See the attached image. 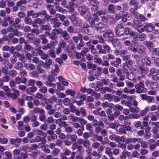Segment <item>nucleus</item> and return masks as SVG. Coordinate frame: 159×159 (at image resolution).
Wrapping results in <instances>:
<instances>
[{"instance_id":"obj_59","label":"nucleus","mask_w":159,"mask_h":159,"mask_svg":"<svg viewBox=\"0 0 159 159\" xmlns=\"http://www.w3.org/2000/svg\"><path fill=\"white\" fill-rule=\"evenodd\" d=\"M24 43L25 44V46L24 47L25 49L27 50L28 51H30L31 48V46L27 44L26 42H25Z\"/></svg>"},{"instance_id":"obj_51","label":"nucleus","mask_w":159,"mask_h":159,"mask_svg":"<svg viewBox=\"0 0 159 159\" xmlns=\"http://www.w3.org/2000/svg\"><path fill=\"white\" fill-rule=\"evenodd\" d=\"M24 21L26 24L30 25L32 24V20L30 18L26 17L25 18Z\"/></svg>"},{"instance_id":"obj_52","label":"nucleus","mask_w":159,"mask_h":159,"mask_svg":"<svg viewBox=\"0 0 159 159\" xmlns=\"http://www.w3.org/2000/svg\"><path fill=\"white\" fill-rule=\"evenodd\" d=\"M37 71L38 74L45 72V70L40 67L37 66Z\"/></svg>"},{"instance_id":"obj_46","label":"nucleus","mask_w":159,"mask_h":159,"mask_svg":"<svg viewBox=\"0 0 159 159\" xmlns=\"http://www.w3.org/2000/svg\"><path fill=\"white\" fill-rule=\"evenodd\" d=\"M87 93L88 94H91L92 95H94L95 94V92L93 91L92 89H87Z\"/></svg>"},{"instance_id":"obj_25","label":"nucleus","mask_w":159,"mask_h":159,"mask_svg":"<svg viewBox=\"0 0 159 159\" xmlns=\"http://www.w3.org/2000/svg\"><path fill=\"white\" fill-rule=\"evenodd\" d=\"M40 29L42 30H51V28L48 25H42L40 27Z\"/></svg>"},{"instance_id":"obj_48","label":"nucleus","mask_w":159,"mask_h":159,"mask_svg":"<svg viewBox=\"0 0 159 159\" xmlns=\"http://www.w3.org/2000/svg\"><path fill=\"white\" fill-rule=\"evenodd\" d=\"M144 44L147 46V48L150 49L151 47L153 46V44L150 42L144 41L143 42Z\"/></svg>"},{"instance_id":"obj_61","label":"nucleus","mask_w":159,"mask_h":159,"mask_svg":"<svg viewBox=\"0 0 159 159\" xmlns=\"http://www.w3.org/2000/svg\"><path fill=\"white\" fill-rule=\"evenodd\" d=\"M140 143H141V146L143 148H146L148 146V143L146 142H143L142 139L141 142Z\"/></svg>"},{"instance_id":"obj_57","label":"nucleus","mask_w":159,"mask_h":159,"mask_svg":"<svg viewBox=\"0 0 159 159\" xmlns=\"http://www.w3.org/2000/svg\"><path fill=\"white\" fill-rule=\"evenodd\" d=\"M89 51L88 49L87 48H84V49L81 52V55L83 57H84L87 54V52Z\"/></svg>"},{"instance_id":"obj_23","label":"nucleus","mask_w":159,"mask_h":159,"mask_svg":"<svg viewBox=\"0 0 159 159\" xmlns=\"http://www.w3.org/2000/svg\"><path fill=\"white\" fill-rule=\"evenodd\" d=\"M39 38L42 40V43L43 44H44L48 42V40L46 39L45 35L44 34H42L40 35Z\"/></svg>"},{"instance_id":"obj_32","label":"nucleus","mask_w":159,"mask_h":159,"mask_svg":"<svg viewBox=\"0 0 159 159\" xmlns=\"http://www.w3.org/2000/svg\"><path fill=\"white\" fill-rule=\"evenodd\" d=\"M33 111L36 113H42L43 112V110L41 109L38 107H35L33 110Z\"/></svg>"},{"instance_id":"obj_63","label":"nucleus","mask_w":159,"mask_h":159,"mask_svg":"<svg viewBox=\"0 0 159 159\" xmlns=\"http://www.w3.org/2000/svg\"><path fill=\"white\" fill-rule=\"evenodd\" d=\"M84 43L82 41L80 42L78 44L76 48L79 50H80L81 49V48L82 47L84 46Z\"/></svg>"},{"instance_id":"obj_62","label":"nucleus","mask_w":159,"mask_h":159,"mask_svg":"<svg viewBox=\"0 0 159 159\" xmlns=\"http://www.w3.org/2000/svg\"><path fill=\"white\" fill-rule=\"evenodd\" d=\"M150 73L149 74L148 76H152L153 75V73H156V70L154 68H152L150 70Z\"/></svg>"},{"instance_id":"obj_18","label":"nucleus","mask_w":159,"mask_h":159,"mask_svg":"<svg viewBox=\"0 0 159 159\" xmlns=\"http://www.w3.org/2000/svg\"><path fill=\"white\" fill-rule=\"evenodd\" d=\"M114 96L111 95V94H106L104 96V98L109 101H111L113 100Z\"/></svg>"},{"instance_id":"obj_54","label":"nucleus","mask_w":159,"mask_h":159,"mask_svg":"<svg viewBox=\"0 0 159 159\" xmlns=\"http://www.w3.org/2000/svg\"><path fill=\"white\" fill-rule=\"evenodd\" d=\"M95 37L96 39H98L99 40V42L101 43H103L104 41L102 36L99 35H96Z\"/></svg>"},{"instance_id":"obj_44","label":"nucleus","mask_w":159,"mask_h":159,"mask_svg":"<svg viewBox=\"0 0 159 159\" xmlns=\"http://www.w3.org/2000/svg\"><path fill=\"white\" fill-rule=\"evenodd\" d=\"M56 16L57 18L59 17L60 20L62 21L65 20L66 18L65 16L63 15H61L60 14H57L56 15Z\"/></svg>"},{"instance_id":"obj_21","label":"nucleus","mask_w":159,"mask_h":159,"mask_svg":"<svg viewBox=\"0 0 159 159\" xmlns=\"http://www.w3.org/2000/svg\"><path fill=\"white\" fill-rule=\"evenodd\" d=\"M108 10L109 13H113L115 12V8L114 5L112 4L109 5L108 6Z\"/></svg>"},{"instance_id":"obj_31","label":"nucleus","mask_w":159,"mask_h":159,"mask_svg":"<svg viewBox=\"0 0 159 159\" xmlns=\"http://www.w3.org/2000/svg\"><path fill=\"white\" fill-rule=\"evenodd\" d=\"M4 154L6 156L7 159H11L12 158V154L11 153L8 151L4 152Z\"/></svg>"},{"instance_id":"obj_47","label":"nucleus","mask_w":159,"mask_h":159,"mask_svg":"<svg viewBox=\"0 0 159 159\" xmlns=\"http://www.w3.org/2000/svg\"><path fill=\"white\" fill-rule=\"evenodd\" d=\"M129 5L130 6H137L139 5V3L134 0H131L129 3Z\"/></svg>"},{"instance_id":"obj_40","label":"nucleus","mask_w":159,"mask_h":159,"mask_svg":"<svg viewBox=\"0 0 159 159\" xmlns=\"http://www.w3.org/2000/svg\"><path fill=\"white\" fill-rule=\"evenodd\" d=\"M111 151V149L109 147H107L106 148L105 150L106 153L110 157L112 155Z\"/></svg>"},{"instance_id":"obj_15","label":"nucleus","mask_w":159,"mask_h":159,"mask_svg":"<svg viewBox=\"0 0 159 159\" xmlns=\"http://www.w3.org/2000/svg\"><path fill=\"white\" fill-rule=\"evenodd\" d=\"M65 93L67 95H70L71 97H73L76 94L75 92V91L71 90V89H67L65 91Z\"/></svg>"},{"instance_id":"obj_20","label":"nucleus","mask_w":159,"mask_h":159,"mask_svg":"<svg viewBox=\"0 0 159 159\" xmlns=\"http://www.w3.org/2000/svg\"><path fill=\"white\" fill-rule=\"evenodd\" d=\"M5 19L6 21H8L9 24L11 25L12 26H14L15 25L14 21L11 17H10L9 16H7Z\"/></svg>"},{"instance_id":"obj_5","label":"nucleus","mask_w":159,"mask_h":159,"mask_svg":"<svg viewBox=\"0 0 159 159\" xmlns=\"http://www.w3.org/2000/svg\"><path fill=\"white\" fill-rule=\"evenodd\" d=\"M56 122L59 125L60 127H64L65 128L66 126H68L67 124H66V122L65 121H62L61 119H57Z\"/></svg>"},{"instance_id":"obj_64","label":"nucleus","mask_w":159,"mask_h":159,"mask_svg":"<svg viewBox=\"0 0 159 159\" xmlns=\"http://www.w3.org/2000/svg\"><path fill=\"white\" fill-rule=\"evenodd\" d=\"M152 156L153 157L157 158L159 156V153L158 151H155L153 152Z\"/></svg>"},{"instance_id":"obj_36","label":"nucleus","mask_w":159,"mask_h":159,"mask_svg":"<svg viewBox=\"0 0 159 159\" xmlns=\"http://www.w3.org/2000/svg\"><path fill=\"white\" fill-rule=\"evenodd\" d=\"M144 63L147 66H149L151 64L150 59V57H146L144 58Z\"/></svg>"},{"instance_id":"obj_39","label":"nucleus","mask_w":159,"mask_h":159,"mask_svg":"<svg viewBox=\"0 0 159 159\" xmlns=\"http://www.w3.org/2000/svg\"><path fill=\"white\" fill-rule=\"evenodd\" d=\"M158 85V83L156 82H152L150 84V87L152 89H154L157 88Z\"/></svg>"},{"instance_id":"obj_12","label":"nucleus","mask_w":159,"mask_h":159,"mask_svg":"<svg viewBox=\"0 0 159 159\" xmlns=\"http://www.w3.org/2000/svg\"><path fill=\"white\" fill-rule=\"evenodd\" d=\"M136 30L140 33L143 32L145 30L144 25H143L142 23H140L138 26L136 28Z\"/></svg>"},{"instance_id":"obj_53","label":"nucleus","mask_w":159,"mask_h":159,"mask_svg":"<svg viewBox=\"0 0 159 159\" xmlns=\"http://www.w3.org/2000/svg\"><path fill=\"white\" fill-rule=\"evenodd\" d=\"M114 109L115 110H119L121 111L123 109V107L118 105V104H116L114 106Z\"/></svg>"},{"instance_id":"obj_2","label":"nucleus","mask_w":159,"mask_h":159,"mask_svg":"<svg viewBox=\"0 0 159 159\" xmlns=\"http://www.w3.org/2000/svg\"><path fill=\"white\" fill-rule=\"evenodd\" d=\"M116 33L118 37L122 36L124 34V28L121 25L119 24L117 25L116 30Z\"/></svg>"},{"instance_id":"obj_30","label":"nucleus","mask_w":159,"mask_h":159,"mask_svg":"<svg viewBox=\"0 0 159 159\" xmlns=\"http://www.w3.org/2000/svg\"><path fill=\"white\" fill-rule=\"evenodd\" d=\"M70 19L71 22L73 24L75 25L77 23V20H76L75 16L72 15L70 17Z\"/></svg>"},{"instance_id":"obj_4","label":"nucleus","mask_w":159,"mask_h":159,"mask_svg":"<svg viewBox=\"0 0 159 159\" xmlns=\"http://www.w3.org/2000/svg\"><path fill=\"white\" fill-rule=\"evenodd\" d=\"M78 11L81 15H83L88 11V9L85 6H83L79 7Z\"/></svg>"},{"instance_id":"obj_24","label":"nucleus","mask_w":159,"mask_h":159,"mask_svg":"<svg viewBox=\"0 0 159 159\" xmlns=\"http://www.w3.org/2000/svg\"><path fill=\"white\" fill-rule=\"evenodd\" d=\"M17 124L18 125V130H20L21 129H24V125L23 122L22 121H19L18 122Z\"/></svg>"},{"instance_id":"obj_37","label":"nucleus","mask_w":159,"mask_h":159,"mask_svg":"<svg viewBox=\"0 0 159 159\" xmlns=\"http://www.w3.org/2000/svg\"><path fill=\"white\" fill-rule=\"evenodd\" d=\"M2 89L3 90L7 93V94L8 95L10 93L11 91L7 86H4L2 87Z\"/></svg>"},{"instance_id":"obj_26","label":"nucleus","mask_w":159,"mask_h":159,"mask_svg":"<svg viewBox=\"0 0 159 159\" xmlns=\"http://www.w3.org/2000/svg\"><path fill=\"white\" fill-rule=\"evenodd\" d=\"M149 107H148L145 108L144 110H143L140 112V115L142 116H144L147 114L149 110Z\"/></svg>"},{"instance_id":"obj_13","label":"nucleus","mask_w":159,"mask_h":159,"mask_svg":"<svg viewBox=\"0 0 159 159\" xmlns=\"http://www.w3.org/2000/svg\"><path fill=\"white\" fill-rule=\"evenodd\" d=\"M120 125V124L118 122L115 121L114 122L110 123L109 124V126L110 128L115 129L117 128Z\"/></svg>"},{"instance_id":"obj_55","label":"nucleus","mask_w":159,"mask_h":159,"mask_svg":"<svg viewBox=\"0 0 159 159\" xmlns=\"http://www.w3.org/2000/svg\"><path fill=\"white\" fill-rule=\"evenodd\" d=\"M81 129H79L77 131V133L79 136H81L83 134V131L84 130V127L83 126Z\"/></svg>"},{"instance_id":"obj_6","label":"nucleus","mask_w":159,"mask_h":159,"mask_svg":"<svg viewBox=\"0 0 159 159\" xmlns=\"http://www.w3.org/2000/svg\"><path fill=\"white\" fill-rule=\"evenodd\" d=\"M37 88L35 86H32L31 87L28 88L26 89V93L28 94H30L36 91Z\"/></svg>"},{"instance_id":"obj_3","label":"nucleus","mask_w":159,"mask_h":159,"mask_svg":"<svg viewBox=\"0 0 159 159\" xmlns=\"http://www.w3.org/2000/svg\"><path fill=\"white\" fill-rule=\"evenodd\" d=\"M103 36L107 40H109L113 37V35L112 31L109 30L106 31V32L103 34Z\"/></svg>"},{"instance_id":"obj_56","label":"nucleus","mask_w":159,"mask_h":159,"mask_svg":"<svg viewBox=\"0 0 159 159\" xmlns=\"http://www.w3.org/2000/svg\"><path fill=\"white\" fill-rule=\"evenodd\" d=\"M52 48V45L50 43H48V44L43 46L42 48L43 50H46L48 49L51 48Z\"/></svg>"},{"instance_id":"obj_38","label":"nucleus","mask_w":159,"mask_h":159,"mask_svg":"<svg viewBox=\"0 0 159 159\" xmlns=\"http://www.w3.org/2000/svg\"><path fill=\"white\" fill-rule=\"evenodd\" d=\"M34 131H36L38 135H43L44 137H46L47 136V134L45 133L40 130H34Z\"/></svg>"},{"instance_id":"obj_22","label":"nucleus","mask_w":159,"mask_h":159,"mask_svg":"<svg viewBox=\"0 0 159 159\" xmlns=\"http://www.w3.org/2000/svg\"><path fill=\"white\" fill-rule=\"evenodd\" d=\"M62 35L65 40H69L70 38L69 34H68L66 31L63 32Z\"/></svg>"},{"instance_id":"obj_1","label":"nucleus","mask_w":159,"mask_h":159,"mask_svg":"<svg viewBox=\"0 0 159 159\" xmlns=\"http://www.w3.org/2000/svg\"><path fill=\"white\" fill-rule=\"evenodd\" d=\"M143 82L140 81L139 84H137L135 86V88L136 89V92L138 93L145 92L146 91V89L144 88V85Z\"/></svg>"},{"instance_id":"obj_34","label":"nucleus","mask_w":159,"mask_h":159,"mask_svg":"<svg viewBox=\"0 0 159 159\" xmlns=\"http://www.w3.org/2000/svg\"><path fill=\"white\" fill-rule=\"evenodd\" d=\"M76 97L77 98L79 97L81 100L84 101L86 100V97L84 94H81L80 93H77L76 94Z\"/></svg>"},{"instance_id":"obj_41","label":"nucleus","mask_w":159,"mask_h":159,"mask_svg":"<svg viewBox=\"0 0 159 159\" xmlns=\"http://www.w3.org/2000/svg\"><path fill=\"white\" fill-rule=\"evenodd\" d=\"M140 152L141 155H145L148 153V150L147 149H142L140 150Z\"/></svg>"},{"instance_id":"obj_60","label":"nucleus","mask_w":159,"mask_h":159,"mask_svg":"<svg viewBox=\"0 0 159 159\" xmlns=\"http://www.w3.org/2000/svg\"><path fill=\"white\" fill-rule=\"evenodd\" d=\"M57 37V34L54 31V30L52 31V33L50 35V38L52 39H54L56 38Z\"/></svg>"},{"instance_id":"obj_45","label":"nucleus","mask_w":159,"mask_h":159,"mask_svg":"<svg viewBox=\"0 0 159 159\" xmlns=\"http://www.w3.org/2000/svg\"><path fill=\"white\" fill-rule=\"evenodd\" d=\"M142 140V138H132V143H136V142L140 143V142H141Z\"/></svg>"},{"instance_id":"obj_10","label":"nucleus","mask_w":159,"mask_h":159,"mask_svg":"<svg viewBox=\"0 0 159 159\" xmlns=\"http://www.w3.org/2000/svg\"><path fill=\"white\" fill-rule=\"evenodd\" d=\"M38 54L40 56L41 58L43 60L46 59L48 57V55L47 54L44 53L43 51L41 50H39L37 51Z\"/></svg>"},{"instance_id":"obj_8","label":"nucleus","mask_w":159,"mask_h":159,"mask_svg":"<svg viewBox=\"0 0 159 159\" xmlns=\"http://www.w3.org/2000/svg\"><path fill=\"white\" fill-rule=\"evenodd\" d=\"M145 29H147L149 31H151L152 30L155 28V27L153 24L150 23H147L144 25Z\"/></svg>"},{"instance_id":"obj_19","label":"nucleus","mask_w":159,"mask_h":159,"mask_svg":"<svg viewBox=\"0 0 159 159\" xmlns=\"http://www.w3.org/2000/svg\"><path fill=\"white\" fill-rule=\"evenodd\" d=\"M129 109L130 110V112L132 113H138L139 112L140 110L139 108L137 107H136L134 108V107L131 106H129Z\"/></svg>"},{"instance_id":"obj_28","label":"nucleus","mask_w":159,"mask_h":159,"mask_svg":"<svg viewBox=\"0 0 159 159\" xmlns=\"http://www.w3.org/2000/svg\"><path fill=\"white\" fill-rule=\"evenodd\" d=\"M140 22L139 20H134L133 21V23L132 25V26L134 28H135L136 29L139 25L140 23Z\"/></svg>"},{"instance_id":"obj_58","label":"nucleus","mask_w":159,"mask_h":159,"mask_svg":"<svg viewBox=\"0 0 159 159\" xmlns=\"http://www.w3.org/2000/svg\"><path fill=\"white\" fill-rule=\"evenodd\" d=\"M80 111L83 116H85L87 115V113L85 110L83 108V107H81L80 109Z\"/></svg>"},{"instance_id":"obj_11","label":"nucleus","mask_w":159,"mask_h":159,"mask_svg":"<svg viewBox=\"0 0 159 159\" xmlns=\"http://www.w3.org/2000/svg\"><path fill=\"white\" fill-rule=\"evenodd\" d=\"M15 81L16 84L25 83L26 82V79L25 78L23 79H22L21 78H19V77H17L15 78Z\"/></svg>"},{"instance_id":"obj_35","label":"nucleus","mask_w":159,"mask_h":159,"mask_svg":"<svg viewBox=\"0 0 159 159\" xmlns=\"http://www.w3.org/2000/svg\"><path fill=\"white\" fill-rule=\"evenodd\" d=\"M144 47L143 45H140L137 49V52L139 54H142V52H144Z\"/></svg>"},{"instance_id":"obj_50","label":"nucleus","mask_w":159,"mask_h":159,"mask_svg":"<svg viewBox=\"0 0 159 159\" xmlns=\"http://www.w3.org/2000/svg\"><path fill=\"white\" fill-rule=\"evenodd\" d=\"M23 67V65L20 62H17L14 66L15 69H19Z\"/></svg>"},{"instance_id":"obj_7","label":"nucleus","mask_w":159,"mask_h":159,"mask_svg":"<svg viewBox=\"0 0 159 159\" xmlns=\"http://www.w3.org/2000/svg\"><path fill=\"white\" fill-rule=\"evenodd\" d=\"M148 71L149 69L148 68H147L146 69H144L142 67H140L139 70V74L143 75L142 76V77H144L145 75L148 73Z\"/></svg>"},{"instance_id":"obj_33","label":"nucleus","mask_w":159,"mask_h":159,"mask_svg":"<svg viewBox=\"0 0 159 159\" xmlns=\"http://www.w3.org/2000/svg\"><path fill=\"white\" fill-rule=\"evenodd\" d=\"M78 122L82 125H86L87 123V122L86 120L81 117H79Z\"/></svg>"},{"instance_id":"obj_16","label":"nucleus","mask_w":159,"mask_h":159,"mask_svg":"<svg viewBox=\"0 0 159 159\" xmlns=\"http://www.w3.org/2000/svg\"><path fill=\"white\" fill-rule=\"evenodd\" d=\"M151 115V114L149 113L147 116L144 117V119H143V124L145 127V126H147L148 125V117L149 116Z\"/></svg>"},{"instance_id":"obj_29","label":"nucleus","mask_w":159,"mask_h":159,"mask_svg":"<svg viewBox=\"0 0 159 159\" xmlns=\"http://www.w3.org/2000/svg\"><path fill=\"white\" fill-rule=\"evenodd\" d=\"M66 45V43L65 42L64 40H62L59 42L58 45V47H60V48H65Z\"/></svg>"},{"instance_id":"obj_49","label":"nucleus","mask_w":159,"mask_h":159,"mask_svg":"<svg viewBox=\"0 0 159 159\" xmlns=\"http://www.w3.org/2000/svg\"><path fill=\"white\" fill-rule=\"evenodd\" d=\"M63 103L65 105L67 106L70 103V100L69 98H66L63 101Z\"/></svg>"},{"instance_id":"obj_27","label":"nucleus","mask_w":159,"mask_h":159,"mask_svg":"<svg viewBox=\"0 0 159 159\" xmlns=\"http://www.w3.org/2000/svg\"><path fill=\"white\" fill-rule=\"evenodd\" d=\"M54 68L53 70L51 71V72L52 73H54V72L58 73L59 72V69L58 66L57 64L54 65Z\"/></svg>"},{"instance_id":"obj_43","label":"nucleus","mask_w":159,"mask_h":159,"mask_svg":"<svg viewBox=\"0 0 159 159\" xmlns=\"http://www.w3.org/2000/svg\"><path fill=\"white\" fill-rule=\"evenodd\" d=\"M48 90L47 88L45 86H42L40 89H39V91L40 92H41L45 94L47 92Z\"/></svg>"},{"instance_id":"obj_42","label":"nucleus","mask_w":159,"mask_h":159,"mask_svg":"<svg viewBox=\"0 0 159 159\" xmlns=\"http://www.w3.org/2000/svg\"><path fill=\"white\" fill-rule=\"evenodd\" d=\"M57 100V97L55 96H53L50 98L49 99V100L50 101V102L51 103L56 102Z\"/></svg>"},{"instance_id":"obj_9","label":"nucleus","mask_w":159,"mask_h":159,"mask_svg":"<svg viewBox=\"0 0 159 159\" xmlns=\"http://www.w3.org/2000/svg\"><path fill=\"white\" fill-rule=\"evenodd\" d=\"M24 66L26 67L27 70H34L35 69L34 65L30 63H25Z\"/></svg>"},{"instance_id":"obj_17","label":"nucleus","mask_w":159,"mask_h":159,"mask_svg":"<svg viewBox=\"0 0 159 159\" xmlns=\"http://www.w3.org/2000/svg\"><path fill=\"white\" fill-rule=\"evenodd\" d=\"M105 27V25L104 24H103L102 23H99L98 24H96L95 25V29L98 30L102 29V28H104Z\"/></svg>"},{"instance_id":"obj_14","label":"nucleus","mask_w":159,"mask_h":159,"mask_svg":"<svg viewBox=\"0 0 159 159\" xmlns=\"http://www.w3.org/2000/svg\"><path fill=\"white\" fill-rule=\"evenodd\" d=\"M67 135L68 139H70L73 142L76 141L78 138L76 134H68Z\"/></svg>"}]
</instances>
